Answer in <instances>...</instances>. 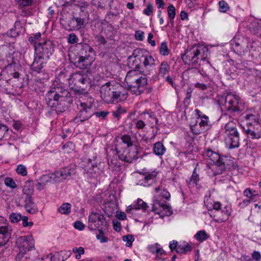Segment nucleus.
Listing matches in <instances>:
<instances>
[{
    "label": "nucleus",
    "instance_id": "obj_10",
    "mask_svg": "<svg viewBox=\"0 0 261 261\" xmlns=\"http://www.w3.org/2000/svg\"><path fill=\"white\" fill-rule=\"evenodd\" d=\"M35 48V55L44 60H48L54 51L55 44L48 39H46Z\"/></svg>",
    "mask_w": 261,
    "mask_h": 261
},
{
    "label": "nucleus",
    "instance_id": "obj_23",
    "mask_svg": "<svg viewBox=\"0 0 261 261\" xmlns=\"http://www.w3.org/2000/svg\"><path fill=\"white\" fill-rule=\"evenodd\" d=\"M158 173L155 171L152 172H145L143 173L140 172V174H142L143 177L140 180L139 184L143 186H148L150 185L149 181L153 180L157 176Z\"/></svg>",
    "mask_w": 261,
    "mask_h": 261
},
{
    "label": "nucleus",
    "instance_id": "obj_52",
    "mask_svg": "<svg viewBox=\"0 0 261 261\" xmlns=\"http://www.w3.org/2000/svg\"><path fill=\"white\" fill-rule=\"evenodd\" d=\"M16 171L18 174L22 176H25L27 174L26 167L23 165H19L17 167Z\"/></svg>",
    "mask_w": 261,
    "mask_h": 261
},
{
    "label": "nucleus",
    "instance_id": "obj_22",
    "mask_svg": "<svg viewBox=\"0 0 261 261\" xmlns=\"http://www.w3.org/2000/svg\"><path fill=\"white\" fill-rule=\"evenodd\" d=\"M77 48H80V55L82 57H88L93 58L95 54V51L93 48L87 43H77L76 44Z\"/></svg>",
    "mask_w": 261,
    "mask_h": 261
},
{
    "label": "nucleus",
    "instance_id": "obj_50",
    "mask_svg": "<svg viewBox=\"0 0 261 261\" xmlns=\"http://www.w3.org/2000/svg\"><path fill=\"white\" fill-rule=\"evenodd\" d=\"M67 40L69 43L74 44L77 43L79 38L74 33H71L68 35Z\"/></svg>",
    "mask_w": 261,
    "mask_h": 261
},
{
    "label": "nucleus",
    "instance_id": "obj_30",
    "mask_svg": "<svg viewBox=\"0 0 261 261\" xmlns=\"http://www.w3.org/2000/svg\"><path fill=\"white\" fill-rule=\"evenodd\" d=\"M126 113V111L125 108H122L121 106H118L116 107V110L112 112V114L115 118H117V120H119L121 116Z\"/></svg>",
    "mask_w": 261,
    "mask_h": 261
},
{
    "label": "nucleus",
    "instance_id": "obj_4",
    "mask_svg": "<svg viewBox=\"0 0 261 261\" xmlns=\"http://www.w3.org/2000/svg\"><path fill=\"white\" fill-rule=\"evenodd\" d=\"M140 68L139 65L136 64L135 69L129 71L125 78V82L128 88L133 94L136 95H139L143 93L147 85L146 75L143 74L142 76L141 72H138L137 70Z\"/></svg>",
    "mask_w": 261,
    "mask_h": 261
},
{
    "label": "nucleus",
    "instance_id": "obj_2",
    "mask_svg": "<svg viewBox=\"0 0 261 261\" xmlns=\"http://www.w3.org/2000/svg\"><path fill=\"white\" fill-rule=\"evenodd\" d=\"M101 98L107 103H117L125 100L128 93L119 83L115 81L107 82L100 88Z\"/></svg>",
    "mask_w": 261,
    "mask_h": 261
},
{
    "label": "nucleus",
    "instance_id": "obj_35",
    "mask_svg": "<svg viewBox=\"0 0 261 261\" xmlns=\"http://www.w3.org/2000/svg\"><path fill=\"white\" fill-rule=\"evenodd\" d=\"M147 118L148 119L151 127H153L154 125L158 124V120L154 113L151 112L147 113Z\"/></svg>",
    "mask_w": 261,
    "mask_h": 261
},
{
    "label": "nucleus",
    "instance_id": "obj_57",
    "mask_svg": "<svg viewBox=\"0 0 261 261\" xmlns=\"http://www.w3.org/2000/svg\"><path fill=\"white\" fill-rule=\"evenodd\" d=\"M49 255L50 256V261H64L63 257L59 254L55 255L50 253Z\"/></svg>",
    "mask_w": 261,
    "mask_h": 261
},
{
    "label": "nucleus",
    "instance_id": "obj_19",
    "mask_svg": "<svg viewBox=\"0 0 261 261\" xmlns=\"http://www.w3.org/2000/svg\"><path fill=\"white\" fill-rule=\"evenodd\" d=\"M152 208L153 211H156L160 208L167 210L166 213L169 215H171L172 213V212L171 211V207L169 205L167 204L166 201L162 199L160 196H156L154 197Z\"/></svg>",
    "mask_w": 261,
    "mask_h": 261
},
{
    "label": "nucleus",
    "instance_id": "obj_58",
    "mask_svg": "<svg viewBox=\"0 0 261 261\" xmlns=\"http://www.w3.org/2000/svg\"><path fill=\"white\" fill-rule=\"evenodd\" d=\"M144 33L141 31H137L135 32V38L138 41H142L144 39Z\"/></svg>",
    "mask_w": 261,
    "mask_h": 261
},
{
    "label": "nucleus",
    "instance_id": "obj_29",
    "mask_svg": "<svg viewBox=\"0 0 261 261\" xmlns=\"http://www.w3.org/2000/svg\"><path fill=\"white\" fill-rule=\"evenodd\" d=\"M166 151V148L161 142H156L154 144L153 152L157 155H162Z\"/></svg>",
    "mask_w": 261,
    "mask_h": 261
},
{
    "label": "nucleus",
    "instance_id": "obj_62",
    "mask_svg": "<svg viewBox=\"0 0 261 261\" xmlns=\"http://www.w3.org/2000/svg\"><path fill=\"white\" fill-rule=\"evenodd\" d=\"M93 114L95 115L96 117H102L103 119H105L108 115V113L105 111H100L95 113L93 112Z\"/></svg>",
    "mask_w": 261,
    "mask_h": 261
},
{
    "label": "nucleus",
    "instance_id": "obj_44",
    "mask_svg": "<svg viewBox=\"0 0 261 261\" xmlns=\"http://www.w3.org/2000/svg\"><path fill=\"white\" fill-rule=\"evenodd\" d=\"M21 218V215L18 213H13L9 216L10 220L12 223H17L19 221Z\"/></svg>",
    "mask_w": 261,
    "mask_h": 261
},
{
    "label": "nucleus",
    "instance_id": "obj_20",
    "mask_svg": "<svg viewBox=\"0 0 261 261\" xmlns=\"http://www.w3.org/2000/svg\"><path fill=\"white\" fill-rule=\"evenodd\" d=\"M71 169L65 168L60 171H57L54 173H51L52 180L56 182H59L64 179L69 178L71 175Z\"/></svg>",
    "mask_w": 261,
    "mask_h": 261
},
{
    "label": "nucleus",
    "instance_id": "obj_64",
    "mask_svg": "<svg viewBox=\"0 0 261 261\" xmlns=\"http://www.w3.org/2000/svg\"><path fill=\"white\" fill-rule=\"evenodd\" d=\"M153 35L152 33H150L148 34L147 42L151 44V45L153 47L155 46L156 44L154 40H152Z\"/></svg>",
    "mask_w": 261,
    "mask_h": 261
},
{
    "label": "nucleus",
    "instance_id": "obj_6",
    "mask_svg": "<svg viewBox=\"0 0 261 261\" xmlns=\"http://www.w3.org/2000/svg\"><path fill=\"white\" fill-rule=\"evenodd\" d=\"M243 129L248 138L258 139L261 138V121L257 115L247 114L244 116Z\"/></svg>",
    "mask_w": 261,
    "mask_h": 261
},
{
    "label": "nucleus",
    "instance_id": "obj_37",
    "mask_svg": "<svg viewBox=\"0 0 261 261\" xmlns=\"http://www.w3.org/2000/svg\"><path fill=\"white\" fill-rule=\"evenodd\" d=\"M134 207L135 209L136 210L142 209L143 211H146L148 207V206L147 203L143 201L142 199H138L137 200V203L134 205Z\"/></svg>",
    "mask_w": 261,
    "mask_h": 261
},
{
    "label": "nucleus",
    "instance_id": "obj_60",
    "mask_svg": "<svg viewBox=\"0 0 261 261\" xmlns=\"http://www.w3.org/2000/svg\"><path fill=\"white\" fill-rule=\"evenodd\" d=\"M74 227L79 230H82L85 228V225L82 222L76 221L74 223Z\"/></svg>",
    "mask_w": 261,
    "mask_h": 261
},
{
    "label": "nucleus",
    "instance_id": "obj_61",
    "mask_svg": "<svg viewBox=\"0 0 261 261\" xmlns=\"http://www.w3.org/2000/svg\"><path fill=\"white\" fill-rule=\"evenodd\" d=\"M22 221V224L24 227L32 226L33 225V223L31 221L28 222V218L27 216H23L21 219Z\"/></svg>",
    "mask_w": 261,
    "mask_h": 261
},
{
    "label": "nucleus",
    "instance_id": "obj_8",
    "mask_svg": "<svg viewBox=\"0 0 261 261\" xmlns=\"http://www.w3.org/2000/svg\"><path fill=\"white\" fill-rule=\"evenodd\" d=\"M208 49L206 47L193 46L188 48L184 55L182 59L186 64L189 65H196L198 63L200 58L203 60L209 55Z\"/></svg>",
    "mask_w": 261,
    "mask_h": 261
},
{
    "label": "nucleus",
    "instance_id": "obj_59",
    "mask_svg": "<svg viewBox=\"0 0 261 261\" xmlns=\"http://www.w3.org/2000/svg\"><path fill=\"white\" fill-rule=\"evenodd\" d=\"M99 234L96 236L97 239L99 240L101 243L107 242L108 241V238L103 236L102 231L99 230Z\"/></svg>",
    "mask_w": 261,
    "mask_h": 261
},
{
    "label": "nucleus",
    "instance_id": "obj_53",
    "mask_svg": "<svg viewBox=\"0 0 261 261\" xmlns=\"http://www.w3.org/2000/svg\"><path fill=\"white\" fill-rule=\"evenodd\" d=\"M143 13L147 16H150L153 13V6L150 3L147 5V7L143 10Z\"/></svg>",
    "mask_w": 261,
    "mask_h": 261
},
{
    "label": "nucleus",
    "instance_id": "obj_27",
    "mask_svg": "<svg viewBox=\"0 0 261 261\" xmlns=\"http://www.w3.org/2000/svg\"><path fill=\"white\" fill-rule=\"evenodd\" d=\"M170 66L167 62H162L159 67L158 74L161 77H164L170 71Z\"/></svg>",
    "mask_w": 261,
    "mask_h": 261
},
{
    "label": "nucleus",
    "instance_id": "obj_45",
    "mask_svg": "<svg viewBox=\"0 0 261 261\" xmlns=\"http://www.w3.org/2000/svg\"><path fill=\"white\" fill-rule=\"evenodd\" d=\"M219 6L220 8V11L223 13H226L229 9V7L228 4L224 1H220L219 2Z\"/></svg>",
    "mask_w": 261,
    "mask_h": 261
},
{
    "label": "nucleus",
    "instance_id": "obj_3",
    "mask_svg": "<svg viewBox=\"0 0 261 261\" xmlns=\"http://www.w3.org/2000/svg\"><path fill=\"white\" fill-rule=\"evenodd\" d=\"M128 65L132 67H136L138 64L140 67L138 72L144 75L149 74L155 66V60L148 51L144 49H136L134 50L133 55L128 57Z\"/></svg>",
    "mask_w": 261,
    "mask_h": 261
},
{
    "label": "nucleus",
    "instance_id": "obj_43",
    "mask_svg": "<svg viewBox=\"0 0 261 261\" xmlns=\"http://www.w3.org/2000/svg\"><path fill=\"white\" fill-rule=\"evenodd\" d=\"M237 129L236 124L232 121H229L225 126V133H228Z\"/></svg>",
    "mask_w": 261,
    "mask_h": 261
},
{
    "label": "nucleus",
    "instance_id": "obj_16",
    "mask_svg": "<svg viewBox=\"0 0 261 261\" xmlns=\"http://www.w3.org/2000/svg\"><path fill=\"white\" fill-rule=\"evenodd\" d=\"M19 251L23 253H26L28 251L32 250L34 247V241L31 236H21L17 238L16 241Z\"/></svg>",
    "mask_w": 261,
    "mask_h": 261
},
{
    "label": "nucleus",
    "instance_id": "obj_18",
    "mask_svg": "<svg viewBox=\"0 0 261 261\" xmlns=\"http://www.w3.org/2000/svg\"><path fill=\"white\" fill-rule=\"evenodd\" d=\"M23 192L26 195L24 199V207L26 211L30 214H35L38 212V208L36 205L33 201V198L30 195V194L33 193V189H27L25 186L23 189Z\"/></svg>",
    "mask_w": 261,
    "mask_h": 261
},
{
    "label": "nucleus",
    "instance_id": "obj_31",
    "mask_svg": "<svg viewBox=\"0 0 261 261\" xmlns=\"http://www.w3.org/2000/svg\"><path fill=\"white\" fill-rule=\"evenodd\" d=\"M71 205L69 203H63L58 208V211L62 214L68 215L71 211Z\"/></svg>",
    "mask_w": 261,
    "mask_h": 261
},
{
    "label": "nucleus",
    "instance_id": "obj_1",
    "mask_svg": "<svg viewBox=\"0 0 261 261\" xmlns=\"http://www.w3.org/2000/svg\"><path fill=\"white\" fill-rule=\"evenodd\" d=\"M47 105L57 113L66 111L72 102V97L68 90L58 85L50 88L45 95Z\"/></svg>",
    "mask_w": 261,
    "mask_h": 261
},
{
    "label": "nucleus",
    "instance_id": "obj_13",
    "mask_svg": "<svg viewBox=\"0 0 261 261\" xmlns=\"http://www.w3.org/2000/svg\"><path fill=\"white\" fill-rule=\"evenodd\" d=\"M115 150L120 160L128 163H132L134 160L138 158L137 146H135L134 150L130 152L129 148L120 147L117 145L115 146Z\"/></svg>",
    "mask_w": 261,
    "mask_h": 261
},
{
    "label": "nucleus",
    "instance_id": "obj_32",
    "mask_svg": "<svg viewBox=\"0 0 261 261\" xmlns=\"http://www.w3.org/2000/svg\"><path fill=\"white\" fill-rule=\"evenodd\" d=\"M191 247L188 244H187V245H178L176 250V251L178 253L186 254L188 252L191 251Z\"/></svg>",
    "mask_w": 261,
    "mask_h": 261
},
{
    "label": "nucleus",
    "instance_id": "obj_48",
    "mask_svg": "<svg viewBox=\"0 0 261 261\" xmlns=\"http://www.w3.org/2000/svg\"><path fill=\"white\" fill-rule=\"evenodd\" d=\"M8 128L6 125L0 124V140L8 136Z\"/></svg>",
    "mask_w": 261,
    "mask_h": 261
},
{
    "label": "nucleus",
    "instance_id": "obj_33",
    "mask_svg": "<svg viewBox=\"0 0 261 261\" xmlns=\"http://www.w3.org/2000/svg\"><path fill=\"white\" fill-rule=\"evenodd\" d=\"M168 15L170 19V22L173 24V19L175 17V8L173 5H170L167 8Z\"/></svg>",
    "mask_w": 261,
    "mask_h": 261
},
{
    "label": "nucleus",
    "instance_id": "obj_24",
    "mask_svg": "<svg viewBox=\"0 0 261 261\" xmlns=\"http://www.w3.org/2000/svg\"><path fill=\"white\" fill-rule=\"evenodd\" d=\"M230 214V207L228 206H225L219 214L215 216L217 218L215 219V221L218 223L225 222L228 220Z\"/></svg>",
    "mask_w": 261,
    "mask_h": 261
},
{
    "label": "nucleus",
    "instance_id": "obj_9",
    "mask_svg": "<svg viewBox=\"0 0 261 261\" xmlns=\"http://www.w3.org/2000/svg\"><path fill=\"white\" fill-rule=\"evenodd\" d=\"M203 156L214 164L213 170H215V175L221 174L225 170V163L223 161V159L220 156L218 153L208 149L203 152Z\"/></svg>",
    "mask_w": 261,
    "mask_h": 261
},
{
    "label": "nucleus",
    "instance_id": "obj_41",
    "mask_svg": "<svg viewBox=\"0 0 261 261\" xmlns=\"http://www.w3.org/2000/svg\"><path fill=\"white\" fill-rule=\"evenodd\" d=\"M34 0H15L16 4L19 7L30 6L32 5Z\"/></svg>",
    "mask_w": 261,
    "mask_h": 261
},
{
    "label": "nucleus",
    "instance_id": "obj_54",
    "mask_svg": "<svg viewBox=\"0 0 261 261\" xmlns=\"http://www.w3.org/2000/svg\"><path fill=\"white\" fill-rule=\"evenodd\" d=\"M244 195L252 200L254 199L255 197L258 196L257 195L253 194L249 188H247L244 191Z\"/></svg>",
    "mask_w": 261,
    "mask_h": 261
},
{
    "label": "nucleus",
    "instance_id": "obj_36",
    "mask_svg": "<svg viewBox=\"0 0 261 261\" xmlns=\"http://www.w3.org/2000/svg\"><path fill=\"white\" fill-rule=\"evenodd\" d=\"M170 53L167 44L166 42H162L160 47V53L161 55L168 56Z\"/></svg>",
    "mask_w": 261,
    "mask_h": 261
},
{
    "label": "nucleus",
    "instance_id": "obj_49",
    "mask_svg": "<svg viewBox=\"0 0 261 261\" xmlns=\"http://www.w3.org/2000/svg\"><path fill=\"white\" fill-rule=\"evenodd\" d=\"M39 180L42 181L43 182V184H44L45 186L47 183L53 181L51 174L43 175L39 179Z\"/></svg>",
    "mask_w": 261,
    "mask_h": 261
},
{
    "label": "nucleus",
    "instance_id": "obj_14",
    "mask_svg": "<svg viewBox=\"0 0 261 261\" xmlns=\"http://www.w3.org/2000/svg\"><path fill=\"white\" fill-rule=\"evenodd\" d=\"M68 56L70 61L80 69L88 68L94 61L93 58L77 56L73 53L69 54Z\"/></svg>",
    "mask_w": 261,
    "mask_h": 261
},
{
    "label": "nucleus",
    "instance_id": "obj_5",
    "mask_svg": "<svg viewBox=\"0 0 261 261\" xmlns=\"http://www.w3.org/2000/svg\"><path fill=\"white\" fill-rule=\"evenodd\" d=\"M71 89L80 94L84 93L91 86V79L89 74L83 71L75 72L68 79Z\"/></svg>",
    "mask_w": 261,
    "mask_h": 261
},
{
    "label": "nucleus",
    "instance_id": "obj_28",
    "mask_svg": "<svg viewBox=\"0 0 261 261\" xmlns=\"http://www.w3.org/2000/svg\"><path fill=\"white\" fill-rule=\"evenodd\" d=\"M41 33H38L29 37V41L30 43L34 44L35 48L36 47V45L40 44V42L42 43V41L46 40V39L41 38Z\"/></svg>",
    "mask_w": 261,
    "mask_h": 261
},
{
    "label": "nucleus",
    "instance_id": "obj_11",
    "mask_svg": "<svg viewBox=\"0 0 261 261\" xmlns=\"http://www.w3.org/2000/svg\"><path fill=\"white\" fill-rule=\"evenodd\" d=\"M190 126L194 134L199 135L205 133L211 127L209 118L207 116H202L200 119L192 120Z\"/></svg>",
    "mask_w": 261,
    "mask_h": 261
},
{
    "label": "nucleus",
    "instance_id": "obj_15",
    "mask_svg": "<svg viewBox=\"0 0 261 261\" xmlns=\"http://www.w3.org/2000/svg\"><path fill=\"white\" fill-rule=\"evenodd\" d=\"M12 229L9 226L7 220L0 217V247L6 245L11 238Z\"/></svg>",
    "mask_w": 261,
    "mask_h": 261
},
{
    "label": "nucleus",
    "instance_id": "obj_21",
    "mask_svg": "<svg viewBox=\"0 0 261 261\" xmlns=\"http://www.w3.org/2000/svg\"><path fill=\"white\" fill-rule=\"evenodd\" d=\"M227 142L231 148H236L239 146V134L237 129L225 133Z\"/></svg>",
    "mask_w": 261,
    "mask_h": 261
},
{
    "label": "nucleus",
    "instance_id": "obj_38",
    "mask_svg": "<svg viewBox=\"0 0 261 261\" xmlns=\"http://www.w3.org/2000/svg\"><path fill=\"white\" fill-rule=\"evenodd\" d=\"M68 28H66V29H68L70 30H76L77 29V25H76L75 23V21L74 20V17H70L67 21Z\"/></svg>",
    "mask_w": 261,
    "mask_h": 261
},
{
    "label": "nucleus",
    "instance_id": "obj_39",
    "mask_svg": "<svg viewBox=\"0 0 261 261\" xmlns=\"http://www.w3.org/2000/svg\"><path fill=\"white\" fill-rule=\"evenodd\" d=\"M121 139L124 144L127 145V148H129L130 147L132 146L133 142L132 141V138L129 135H124L121 137Z\"/></svg>",
    "mask_w": 261,
    "mask_h": 261
},
{
    "label": "nucleus",
    "instance_id": "obj_46",
    "mask_svg": "<svg viewBox=\"0 0 261 261\" xmlns=\"http://www.w3.org/2000/svg\"><path fill=\"white\" fill-rule=\"evenodd\" d=\"M72 251L74 253H76L75 258L76 259H79L81 257V255L84 254L85 251L83 247L79 248L74 247L72 249Z\"/></svg>",
    "mask_w": 261,
    "mask_h": 261
},
{
    "label": "nucleus",
    "instance_id": "obj_17",
    "mask_svg": "<svg viewBox=\"0 0 261 261\" xmlns=\"http://www.w3.org/2000/svg\"><path fill=\"white\" fill-rule=\"evenodd\" d=\"M105 221V217L100 211L92 212L89 216L88 227L90 230H96L102 225Z\"/></svg>",
    "mask_w": 261,
    "mask_h": 261
},
{
    "label": "nucleus",
    "instance_id": "obj_42",
    "mask_svg": "<svg viewBox=\"0 0 261 261\" xmlns=\"http://www.w3.org/2000/svg\"><path fill=\"white\" fill-rule=\"evenodd\" d=\"M124 242H126V246L127 247H131L132 246L133 242L135 240L134 236L132 234H127L124 236L122 238Z\"/></svg>",
    "mask_w": 261,
    "mask_h": 261
},
{
    "label": "nucleus",
    "instance_id": "obj_40",
    "mask_svg": "<svg viewBox=\"0 0 261 261\" xmlns=\"http://www.w3.org/2000/svg\"><path fill=\"white\" fill-rule=\"evenodd\" d=\"M162 190H163V191L160 194L159 196H160L161 195V196L164 198L165 199L167 200L169 199V198L170 197V194L168 192V191H167L166 190L163 189L162 187H159L155 189V191L156 193H159Z\"/></svg>",
    "mask_w": 261,
    "mask_h": 261
},
{
    "label": "nucleus",
    "instance_id": "obj_47",
    "mask_svg": "<svg viewBox=\"0 0 261 261\" xmlns=\"http://www.w3.org/2000/svg\"><path fill=\"white\" fill-rule=\"evenodd\" d=\"M195 170V169L189 183V185L193 184L194 185H197L198 181L199 180V175L196 173Z\"/></svg>",
    "mask_w": 261,
    "mask_h": 261
},
{
    "label": "nucleus",
    "instance_id": "obj_63",
    "mask_svg": "<svg viewBox=\"0 0 261 261\" xmlns=\"http://www.w3.org/2000/svg\"><path fill=\"white\" fill-rule=\"evenodd\" d=\"M7 34L9 37H16L18 35V32H16L15 30L11 29L7 32Z\"/></svg>",
    "mask_w": 261,
    "mask_h": 261
},
{
    "label": "nucleus",
    "instance_id": "obj_7",
    "mask_svg": "<svg viewBox=\"0 0 261 261\" xmlns=\"http://www.w3.org/2000/svg\"><path fill=\"white\" fill-rule=\"evenodd\" d=\"M218 103L224 107L227 111L239 113L243 110V104L240 97L231 93H227L219 96Z\"/></svg>",
    "mask_w": 261,
    "mask_h": 261
},
{
    "label": "nucleus",
    "instance_id": "obj_34",
    "mask_svg": "<svg viewBox=\"0 0 261 261\" xmlns=\"http://www.w3.org/2000/svg\"><path fill=\"white\" fill-rule=\"evenodd\" d=\"M195 238L197 240L203 242L208 238V236L205 230H200L195 234Z\"/></svg>",
    "mask_w": 261,
    "mask_h": 261
},
{
    "label": "nucleus",
    "instance_id": "obj_12",
    "mask_svg": "<svg viewBox=\"0 0 261 261\" xmlns=\"http://www.w3.org/2000/svg\"><path fill=\"white\" fill-rule=\"evenodd\" d=\"M80 112L73 119V122L75 123H79L80 122H83L87 120L91 117L93 113L91 102H89V103L81 102L80 103Z\"/></svg>",
    "mask_w": 261,
    "mask_h": 261
},
{
    "label": "nucleus",
    "instance_id": "obj_51",
    "mask_svg": "<svg viewBox=\"0 0 261 261\" xmlns=\"http://www.w3.org/2000/svg\"><path fill=\"white\" fill-rule=\"evenodd\" d=\"M5 184L7 186L11 188H15L16 187V185L13 179L10 177H6L5 179Z\"/></svg>",
    "mask_w": 261,
    "mask_h": 261
},
{
    "label": "nucleus",
    "instance_id": "obj_26",
    "mask_svg": "<svg viewBox=\"0 0 261 261\" xmlns=\"http://www.w3.org/2000/svg\"><path fill=\"white\" fill-rule=\"evenodd\" d=\"M113 1L114 0H92V3L93 5L101 9H105L108 4L110 9H112L111 6Z\"/></svg>",
    "mask_w": 261,
    "mask_h": 261
},
{
    "label": "nucleus",
    "instance_id": "obj_56",
    "mask_svg": "<svg viewBox=\"0 0 261 261\" xmlns=\"http://www.w3.org/2000/svg\"><path fill=\"white\" fill-rule=\"evenodd\" d=\"M74 20L76 25H77V29H79L84 24V19L80 17H74Z\"/></svg>",
    "mask_w": 261,
    "mask_h": 261
},
{
    "label": "nucleus",
    "instance_id": "obj_25",
    "mask_svg": "<svg viewBox=\"0 0 261 261\" xmlns=\"http://www.w3.org/2000/svg\"><path fill=\"white\" fill-rule=\"evenodd\" d=\"M47 61L35 55L34 61L31 65L32 70L39 73L46 64Z\"/></svg>",
    "mask_w": 261,
    "mask_h": 261
},
{
    "label": "nucleus",
    "instance_id": "obj_55",
    "mask_svg": "<svg viewBox=\"0 0 261 261\" xmlns=\"http://www.w3.org/2000/svg\"><path fill=\"white\" fill-rule=\"evenodd\" d=\"M119 14V10H116V13H114L111 11H110L108 12L107 14V15L106 16L105 19L106 20H110L113 18L114 16H117Z\"/></svg>",
    "mask_w": 261,
    "mask_h": 261
}]
</instances>
